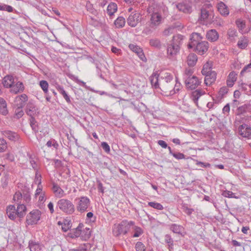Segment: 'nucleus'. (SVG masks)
I'll use <instances>...</instances> for the list:
<instances>
[{
  "label": "nucleus",
  "mask_w": 251,
  "mask_h": 251,
  "mask_svg": "<svg viewBox=\"0 0 251 251\" xmlns=\"http://www.w3.org/2000/svg\"><path fill=\"white\" fill-rule=\"evenodd\" d=\"M203 37L200 33L194 32L191 34L190 42L188 45L189 49L194 48V50L199 54L206 53L209 48V44L206 41H202Z\"/></svg>",
  "instance_id": "1"
},
{
  "label": "nucleus",
  "mask_w": 251,
  "mask_h": 251,
  "mask_svg": "<svg viewBox=\"0 0 251 251\" xmlns=\"http://www.w3.org/2000/svg\"><path fill=\"white\" fill-rule=\"evenodd\" d=\"M159 89L163 92L169 95L171 90L172 91V88H173L174 85L173 75L169 73H162L159 78Z\"/></svg>",
  "instance_id": "2"
},
{
  "label": "nucleus",
  "mask_w": 251,
  "mask_h": 251,
  "mask_svg": "<svg viewBox=\"0 0 251 251\" xmlns=\"http://www.w3.org/2000/svg\"><path fill=\"white\" fill-rule=\"evenodd\" d=\"M57 207L68 214H71L75 211V205L70 201L67 199L59 200L57 203Z\"/></svg>",
  "instance_id": "3"
},
{
  "label": "nucleus",
  "mask_w": 251,
  "mask_h": 251,
  "mask_svg": "<svg viewBox=\"0 0 251 251\" xmlns=\"http://www.w3.org/2000/svg\"><path fill=\"white\" fill-rule=\"evenodd\" d=\"M153 5H150L148 8V11L149 13H151V25L152 27L159 25L161 22L162 17L161 15L156 12Z\"/></svg>",
  "instance_id": "4"
},
{
  "label": "nucleus",
  "mask_w": 251,
  "mask_h": 251,
  "mask_svg": "<svg viewBox=\"0 0 251 251\" xmlns=\"http://www.w3.org/2000/svg\"><path fill=\"white\" fill-rule=\"evenodd\" d=\"M41 212L38 210H33L26 216V223L29 225L37 224L40 220Z\"/></svg>",
  "instance_id": "5"
},
{
  "label": "nucleus",
  "mask_w": 251,
  "mask_h": 251,
  "mask_svg": "<svg viewBox=\"0 0 251 251\" xmlns=\"http://www.w3.org/2000/svg\"><path fill=\"white\" fill-rule=\"evenodd\" d=\"M90 201L87 197H81L79 199L76 208L77 211L81 213L87 211V209L90 206Z\"/></svg>",
  "instance_id": "6"
},
{
  "label": "nucleus",
  "mask_w": 251,
  "mask_h": 251,
  "mask_svg": "<svg viewBox=\"0 0 251 251\" xmlns=\"http://www.w3.org/2000/svg\"><path fill=\"white\" fill-rule=\"evenodd\" d=\"M141 20V14L136 11L131 13L127 19V24L131 27H135Z\"/></svg>",
  "instance_id": "7"
},
{
  "label": "nucleus",
  "mask_w": 251,
  "mask_h": 251,
  "mask_svg": "<svg viewBox=\"0 0 251 251\" xmlns=\"http://www.w3.org/2000/svg\"><path fill=\"white\" fill-rule=\"evenodd\" d=\"M186 86L187 89L193 90L196 89L201 83L198 78L195 76H189L185 80Z\"/></svg>",
  "instance_id": "8"
},
{
  "label": "nucleus",
  "mask_w": 251,
  "mask_h": 251,
  "mask_svg": "<svg viewBox=\"0 0 251 251\" xmlns=\"http://www.w3.org/2000/svg\"><path fill=\"white\" fill-rule=\"evenodd\" d=\"M26 112L31 118L33 117L39 113L38 108L32 101L28 102L26 106Z\"/></svg>",
  "instance_id": "9"
},
{
  "label": "nucleus",
  "mask_w": 251,
  "mask_h": 251,
  "mask_svg": "<svg viewBox=\"0 0 251 251\" xmlns=\"http://www.w3.org/2000/svg\"><path fill=\"white\" fill-rule=\"evenodd\" d=\"M176 6L178 10L185 13H190L192 11L190 2H183L178 3Z\"/></svg>",
  "instance_id": "10"
},
{
  "label": "nucleus",
  "mask_w": 251,
  "mask_h": 251,
  "mask_svg": "<svg viewBox=\"0 0 251 251\" xmlns=\"http://www.w3.org/2000/svg\"><path fill=\"white\" fill-rule=\"evenodd\" d=\"M238 129L240 135L243 137L249 138L251 135V128L246 124L240 126Z\"/></svg>",
  "instance_id": "11"
},
{
  "label": "nucleus",
  "mask_w": 251,
  "mask_h": 251,
  "mask_svg": "<svg viewBox=\"0 0 251 251\" xmlns=\"http://www.w3.org/2000/svg\"><path fill=\"white\" fill-rule=\"evenodd\" d=\"M205 75L204 83L206 85H210L215 82L216 79V73L215 71L212 70Z\"/></svg>",
  "instance_id": "12"
},
{
  "label": "nucleus",
  "mask_w": 251,
  "mask_h": 251,
  "mask_svg": "<svg viewBox=\"0 0 251 251\" xmlns=\"http://www.w3.org/2000/svg\"><path fill=\"white\" fill-rule=\"evenodd\" d=\"M180 47L174 46L172 44H169L167 49V55L169 58L174 57L179 51Z\"/></svg>",
  "instance_id": "13"
},
{
  "label": "nucleus",
  "mask_w": 251,
  "mask_h": 251,
  "mask_svg": "<svg viewBox=\"0 0 251 251\" xmlns=\"http://www.w3.org/2000/svg\"><path fill=\"white\" fill-rule=\"evenodd\" d=\"M89 230V229H88ZM88 233L85 234V236L83 237L82 236V234L84 232L82 231L80 227L79 226H78L75 230L71 233V237L73 238H76L78 237H81L82 238H84V240H87V239H89L90 237V232L89 231H88Z\"/></svg>",
  "instance_id": "14"
},
{
  "label": "nucleus",
  "mask_w": 251,
  "mask_h": 251,
  "mask_svg": "<svg viewBox=\"0 0 251 251\" xmlns=\"http://www.w3.org/2000/svg\"><path fill=\"white\" fill-rule=\"evenodd\" d=\"M27 100V96L25 94H23L20 96L16 97L15 101L17 107L23 108L25 105V102Z\"/></svg>",
  "instance_id": "15"
},
{
  "label": "nucleus",
  "mask_w": 251,
  "mask_h": 251,
  "mask_svg": "<svg viewBox=\"0 0 251 251\" xmlns=\"http://www.w3.org/2000/svg\"><path fill=\"white\" fill-rule=\"evenodd\" d=\"M129 48L132 50L133 52H135L141 60L142 61H145L146 58V57L143 52V50L138 46L134 45L133 44H130L129 45Z\"/></svg>",
  "instance_id": "16"
},
{
  "label": "nucleus",
  "mask_w": 251,
  "mask_h": 251,
  "mask_svg": "<svg viewBox=\"0 0 251 251\" xmlns=\"http://www.w3.org/2000/svg\"><path fill=\"white\" fill-rule=\"evenodd\" d=\"M212 6L210 4L205 5L203 6L201 10V20H205L206 19L209 15V11L211 10Z\"/></svg>",
  "instance_id": "17"
},
{
  "label": "nucleus",
  "mask_w": 251,
  "mask_h": 251,
  "mask_svg": "<svg viewBox=\"0 0 251 251\" xmlns=\"http://www.w3.org/2000/svg\"><path fill=\"white\" fill-rule=\"evenodd\" d=\"M219 34L215 29L208 30L206 34V38L211 42H215L219 38Z\"/></svg>",
  "instance_id": "18"
},
{
  "label": "nucleus",
  "mask_w": 251,
  "mask_h": 251,
  "mask_svg": "<svg viewBox=\"0 0 251 251\" xmlns=\"http://www.w3.org/2000/svg\"><path fill=\"white\" fill-rule=\"evenodd\" d=\"M112 232L113 235L116 237H118L122 234H124V229L122 226V222L114 225Z\"/></svg>",
  "instance_id": "19"
},
{
  "label": "nucleus",
  "mask_w": 251,
  "mask_h": 251,
  "mask_svg": "<svg viewBox=\"0 0 251 251\" xmlns=\"http://www.w3.org/2000/svg\"><path fill=\"white\" fill-rule=\"evenodd\" d=\"M159 75L156 73H153L150 77L151 83L155 89L160 88Z\"/></svg>",
  "instance_id": "20"
},
{
  "label": "nucleus",
  "mask_w": 251,
  "mask_h": 251,
  "mask_svg": "<svg viewBox=\"0 0 251 251\" xmlns=\"http://www.w3.org/2000/svg\"><path fill=\"white\" fill-rule=\"evenodd\" d=\"M24 90V86L22 82H18L16 84H13L11 87L10 92L14 94L22 92Z\"/></svg>",
  "instance_id": "21"
},
{
  "label": "nucleus",
  "mask_w": 251,
  "mask_h": 251,
  "mask_svg": "<svg viewBox=\"0 0 251 251\" xmlns=\"http://www.w3.org/2000/svg\"><path fill=\"white\" fill-rule=\"evenodd\" d=\"M6 214L8 217L11 220H14L17 216V211L15 206L10 205L6 209Z\"/></svg>",
  "instance_id": "22"
},
{
  "label": "nucleus",
  "mask_w": 251,
  "mask_h": 251,
  "mask_svg": "<svg viewBox=\"0 0 251 251\" xmlns=\"http://www.w3.org/2000/svg\"><path fill=\"white\" fill-rule=\"evenodd\" d=\"M237 74L234 71L231 72L226 80L227 85L229 87L233 86L234 82L236 81Z\"/></svg>",
  "instance_id": "23"
},
{
  "label": "nucleus",
  "mask_w": 251,
  "mask_h": 251,
  "mask_svg": "<svg viewBox=\"0 0 251 251\" xmlns=\"http://www.w3.org/2000/svg\"><path fill=\"white\" fill-rule=\"evenodd\" d=\"M2 134L5 137L11 141H16L19 138L17 133L10 130H4L3 131Z\"/></svg>",
  "instance_id": "24"
},
{
  "label": "nucleus",
  "mask_w": 251,
  "mask_h": 251,
  "mask_svg": "<svg viewBox=\"0 0 251 251\" xmlns=\"http://www.w3.org/2000/svg\"><path fill=\"white\" fill-rule=\"evenodd\" d=\"M8 113L7 103L4 99L0 98V114L6 116Z\"/></svg>",
  "instance_id": "25"
},
{
  "label": "nucleus",
  "mask_w": 251,
  "mask_h": 251,
  "mask_svg": "<svg viewBox=\"0 0 251 251\" xmlns=\"http://www.w3.org/2000/svg\"><path fill=\"white\" fill-rule=\"evenodd\" d=\"M52 190L56 197L61 198L65 195L64 190L56 184H53Z\"/></svg>",
  "instance_id": "26"
},
{
  "label": "nucleus",
  "mask_w": 251,
  "mask_h": 251,
  "mask_svg": "<svg viewBox=\"0 0 251 251\" xmlns=\"http://www.w3.org/2000/svg\"><path fill=\"white\" fill-rule=\"evenodd\" d=\"M55 87L57 91L63 96L67 102L68 103H71V100L70 96L67 94L63 87L59 85H57Z\"/></svg>",
  "instance_id": "27"
},
{
  "label": "nucleus",
  "mask_w": 251,
  "mask_h": 251,
  "mask_svg": "<svg viewBox=\"0 0 251 251\" xmlns=\"http://www.w3.org/2000/svg\"><path fill=\"white\" fill-rule=\"evenodd\" d=\"M197 60V56L194 53H190L187 56V62L188 65L189 66H194L195 65Z\"/></svg>",
  "instance_id": "28"
},
{
  "label": "nucleus",
  "mask_w": 251,
  "mask_h": 251,
  "mask_svg": "<svg viewBox=\"0 0 251 251\" xmlns=\"http://www.w3.org/2000/svg\"><path fill=\"white\" fill-rule=\"evenodd\" d=\"M2 83L6 88H11L14 84V78L12 76L7 75L3 79Z\"/></svg>",
  "instance_id": "29"
},
{
  "label": "nucleus",
  "mask_w": 251,
  "mask_h": 251,
  "mask_svg": "<svg viewBox=\"0 0 251 251\" xmlns=\"http://www.w3.org/2000/svg\"><path fill=\"white\" fill-rule=\"evenodd\" d=\"M218 10L220 14L223 16H227L229 14V11L227 6L222 2L218 3Z\"/></svg>",
  "instance_id": "30"
},
{
  "label": "nucleus",
  "mask_w": 251,
  "mask_h": 251,
  "mask_svg": "<svg viewBox=\"0 0 251 251\" xmlns=\"http://www.w3.org/2000/svg\"><path fill=\"white\" fill-rule=\"evenodd\" d=\"M204 94V91L201 90H196L193 91L192 93V98L195 103L197 104L199 98Z\"/></svg>",
  "instance_id": "31"
},
{
  "label": "nucleus",
  "mask_w": 251,
  "mask_h": 251,
  "mask_svg": "<svg viewBox=\"0 0 251 251\" xmlns=\"http://www.w3.org/2000/svg\"><path fill=\"white\" fill-rule=\"evenodd\" d=\"M134 225V222L133 221H127L126 220L122 221V226L124 229V235L128 232L131 226L133 227Z\"/></svg>",
  "instance_id": "32"
},
{
  "label": "nucleus",
  "mask_w": 251,
  "mask_h": 251,
  "mask_svg": "<svg viewBox=\"0 0 251 251\" xmlns=\"http://www.w3.org/2000/svg\"><path fill=\"white\" fill-rule=\"evenodd\" d=\"M248 43L249 40L248 38L242 36L239 39L237 43V46L241 49H245L247 47Z\"/></svg>",
  "instance_id": "33"
},
{
  "label": "nucleus",
  "mask_w": 251,
  "mask_h": 251,
  "mask_svg": "<svg viewBox=\"0 0 251 251\" xmlns=\"http://www.w3.org/2000/svg\"><path fill=\"white\" fill-rule=\"evenodd\" d=\"M183 38L184 36L180 34H177L176 35L174 36L171 44L174 46H177L178 47H180V45L182 44Z\"/></svg>",
  "instance_id": "34"
},
{
  "label": "nucleus",
  "mask_w": 251,
  "mask_h": 251,
  "mask_svg": "<svg viewBox=\"0 0 251 251\" xmlns=\"http://www.w3.org/2000/svg\"><path fill=\"white\" fill-rule=\"evenodd\" d=\"M117 11V4L114 2H111L107 6V13L109 16H112Z\"/></svg>",
  "instance_id": "35"
},
{
  "label": "nucleus",
  "mask_w": 251,
  "mask_h": 251,
  "mask_svg": "<svg viewBox=\"0 0 251 251\" xmlns=\"http://www.w3.org/2000/svg\"><path fill=\"white\" fill-rule=\"evenodd\" d=\"M16 210L17 211V216L19 218H22L25 214L26 208L24 204H19Z\"/></svg>",
  "instance_id": "36"
},
{
  "label": "nucleus",
  "mask_w": 251,
  "mask_h": 251,
  "mask_svg": "<svg viewBox=\"0 0 251 251\" xmlns=\"http://www.w3.org/2000/svg\"><path fill=\"white\" fill-rule=\"evenodd\" d=\"M132 229L134 231V233L132 235L133 237H138L143 233V229L141 227L136 226L134 225L132 227Z\"/></svg>",
  "instance_id": "37"
},
{
  "label": "nucleus",
  "mask_w": 251,
  "mask_h": 251,
  "mask_svg": "<svg viewBox=\"0 0 251 251\" xmlns=\"http://www.w3.org/2000/svg\"><path fill=\"white\" fill-rule=\"evenodd\" d=\"M125 19L123 17H119L114 22V24L118 28H122L123 27L125 24Z\"/></svg>",
  "instance_id": "38"
},
{
  "label": "nucleus",
  "mask_w": 251,
  "mask_h": 251,
  "mask_svg": "<svg viewBox=\"0 0 251 251\" xmlns=\"http://www.w3.org/2000/svg\"><path fill=\"white\" fill-rule=\"evenodd\" d=\"M28 247L30 251H38V250H40L39 244L33 241H29Z\"/></svg>",
  "instance_id": "39"
},
{
  "label": "nucleus",
  "mask_w": 251,
  "mask_h": 251,
  "mask_svg": "<svg viewBox=\"0 0 251 251\" xmlns=\"http://www.w3.org/2000/svg\"><path fill=\"white\" fill-rule=\"evenodd\" d=\"M14 10V8L9 5L0 3V11L13 12Z\"/></svg>",
  "instance_id": "40"
},
{
  "label": "nucleus",
  "mask_w": 251,
  "mask_h": 251,
  "mask_svg": "<svg viewBox=\"0 0 251 251\" xmlns=\"http://www.w3.org/2000/svg\"><path fill=\"white\" fill-rule=\"evenodd\" d=\"M150 44L151 46L156 49H160L161 48V44L159 40L157 39H152L150 41Z\"/></svg>",
  "instance_id": "41"
},
{
  "label": "nucleus",
  "mask_w": 251,
  "mask_h": 251,
  "mask_svg": "<svg viewBox=\"0 0 251 251\" xmlns=\"http://www.w3.org/2000/svg\"><path fill=\"white\" fill-rule=\"evenodd\" d=\"M171 230L175 233L180 234L182 231V227L180 226L172 224L170 227Z\"/></svg>",
  "instance_id": "42"
},
{
  "label": "nucleus",
  "mask_w": 251,
  "mask_h": 251,
  "mask_svg": "<svg viewBox=\"0 0 251 251\" xmlns=\"http://www.w3.org/2000/svg\"><path fill=\"white\" fill-rule=\"evenodd\" d=\"M86 7L87 9V10L89 11L90 13L96 16L98 12L97 10H96L94 7L93 5L90 2H88L86 3Z\"/></svg>",
  "instance_id": "43"
},
{
  "label": "nucleus",
  "mask_w": 251,
  "mask_h": 251,
  "mask_svg": "<svg viewBox=\"0 0 251 251\" xmlns=\"http://www.w3.org/2000/svg\"><path fill=\"white\" fill-rule=\"evenodd\" d=\"M40 86L45 94L48 93L49 84L46 80H41L39 83Z\"/></svg>",
  "instance_id": "44"
},
{
  "label": "nucleus",
  "mask_w": 251,
  "mask_h": 251,
  "mask_svg": "<svg viewBox=\"0 0 251 251\" xmlns=\"http://www.w3.org/2000/svg\"><path fill=\"white\" fill-rule=\"evenodd\" d=\"M176 82L175 84H174L173 88H172V91L171 90L169 95H173L175 94L177 92H178L181 88V84L179 82H177V80H176Z\"/></svg>",
  "instance_id": "45"
},
{
  "label": "nucleus",
  "mask_w": 251,
  "mask_h": 251,
  "mask_svg": "<svg viewBox=\"0 0 251 251\" xmlns=\"http://www.w3.org/2000/svg\"><path fill=\"white\" fill-rule=\"evenodd\" d=\"M148 205L157 210H163L164 208L162 204L155 201L149 202Z\"/></svg>",
  "instance_id": "46"
},
{
  "label": "nucleus",
  "mask_w": 251,
  "mask_h": 251,
  "mask_svg": "<svg viewBox=\"0 0 251 251\" xmlns=\"http://www.w3.org/2000/svg\"><path fill=\"white\" fill-rule=\"evenodd\" d=\"M7 148V145L6 141L2 138H0V152H3L6 151Z\"/></svg>",
  "instance_id": "47"
},
{
  "label": "nucleus",
  "mask_w": 251,
  "mask_h": 251,
  "mask_svg": "<svg viewBox=\"0 0 251 251\" xmlns=\"http://www.w3.org/2000/svg\"><path fill=\"white\" fill-rule=\"evenodd\" d=\"M227 35L228 36V38L229 39H232L234 37L237 36V31L234 28H229L227 32Z\"/></svg>",
  "instance_id": "48"
},
{
  "label": "nucleus",
  "mask_w": 251,
  "mask_h": 251,
  "mask_svg": "<svg viewBox=\"0 0 251 251\" xmlns=\"http://www.w3.org/2000/svg\"><path fill=\"white\" fill-rule=\"evenodd\" d=\"M30 126L33 130L35 132H37L38 131V128L37 125L36 124V122L35 121L34 117L31 118L30 120Z\"/></svg>",
  "instance_id": "49"
},
{
  "label": "nucleus",
  "mask_w": 251,
  "mask_h": 251,
  "mask_svg": "<svg viewBox=\"0 0 251 251\" xmlns=\"http://www.w3.org/2000/svg\"><path fill=\"white\" fill-rule=\"evenodd\" d=\"M222 195L225 197L229 198H237V197H235L234 193L228 190L224 191L222 193Z\"/></svg>",
  "instance_id": "50"
},
{
  "label": "nucleus",
  "mask_w": 251,
  "mask_h": 251,
  "mask_svg": "<svg viewBox=\"0 0 251 251\" xmlns=\"http://www.w3.org/2000/svg\"><path fill=\"white\" fill-rule=\"evenodd\" d=\"M71 226L70 222L67 220H65L64 221V223H63V225L62 226V229L63 231L66 232L70 229Z\"/></svg>",
  "instance_id": "51"
},
{
  "label": "nucleus",
  "mask_w": 251,
  "mask_h": 251,
  "mask_svg": "<svg viewBox=\"0 0 251 251\" xmlns=\"http://www.w3.org/2000/svg\"><path fill=\"white\" fill-rule=\"evenodd\" d=\"M136 251H146L145 245L141 242H138L135 245Z\"/></svg>",
  "instance_id": "52"
},
{
  "label": "nucleus",
  "mask_w": 251,
  "mask_h": 251,
  "mask_svg": "<svg viewBox=\"0 0 251 251\" xmlns=\"http://www.w3.org/2000/svg\"><path fill=\"white\" fill-rule=\"evenodd\" d=\"M182 209L186 214L190 215L194 211V209L189 208L186 204H183L182 206Z\"/></svg>",
  "instance_id": "53"
},
{
  "label": "nucleus",
  "mask_w": 251,
  "mask_h": 251,
  "mask_svg": "<svg viewBox=\"0 0 251 251\" xmlns=\"http://www.w3.org/2000/svg\"><path fill=\"white\" fill-rule=\"evenodd\" d=\"M211 67H209L208 63H206L203 65V68L201 70V73L203 75H206L211 71Z\"/></svg>",
  "instance_id": "54"
},
{
  "label": "nucleus",
  "mask_w": 251,
  "mask_h": 251,
  "mask_svg": "<svg viewBox=\"0 0 251 251\" xmlns=\"http://www.w3.org/2000/svg\"><path fill=\"white\" fill-rule=\"evenodd\" d=\"M247 109V106L245 104L239 107L237 109V114L241 115L245 113L246 112Z\"/></svg>",
  "instance_id": "55"
},
{
  "label": "nucleus",
  "mask_w": 251,
  "mask_h": 251,
  "mask_svg": "<svg viewBox=\"0 0 251 251\" xmlns=\"http://www.w3.org/2000/svg\"><path fill=\"white\" fill-rule=\"evenodd\" d=\"M236 24L239 30H243L245 27V23L240 19L236 21Z\"/></svg>",
  "instance_id": "56"
},
{
  "label": "nucleus",
  "mask_w": 251,
  "mask_h": 251,
  "mask_svg": "<svg viewBox=\"0 0 251 251\" xmlns=\"http://www.w3.org/2000/svg\"><path fill=\"white\" fill-rule=\"evenodd\" d=\"M165 240L169 246H173V240L170 235L167 234L165 235Z\"/></svg>",
  "instance_id": "57"
},
{
  "label": "nucleus",
  "mask_w": 251,
  "mask_h": 251,
  "mask_svg": "<svg viewBox=\"0 0 251 251\" xmlns=\"http://www.w3.org/2000/svg\"><path fill=\"white\" fill-rule=\"evenodd\" d=\"M101 147L103 150L107 153H109L110 151V146L105 142H103L101 144Z\"/></svg>",
  "instance_id": "58"
},
{
  "label": "nucleus",
  "mask_w": 251,
  "mask_h": 251,
  "mask_svg": "<svg viewBox=\"0 0 251 251\" xmlns=\"http://www.w3.org/2000/svg\"><path fill=\"white\" fill-rule=\"evenodd\" d=\"M23 197L22 194L20 192L15 193L13 196V200L15 202H19V201L21 200Z\"/></svg>",
  "instance_id": "59"
},
{
  "label": "nucleus",
  "mask_w": 251,
  "mask_h": 251,
  "mask_svg": "<svg viewBox=\"0 0 251 251\" xmlns=\"http://www.w3.org/2000/svg\"><path fill=\"white\" fill-rule=\"evenodd\" d=\"M22 108L17 107L15 110V115L18 118H20L24 115V111L22 109Z\"/></svg>",
  "instance_id": "60"
},
{
  "label": "nucleus",
  "mask_w": 251,
  "mask_h": 251,
  "mask_svg": "<svg viewBox=\"0 0 251 251\" xmlns=\"http://www.w3.org/2000/svg\"><path fill=\"white\" fill-rule=\"evenodd\" d=\"M172 155L177 159H182L185 158L184 154L180 152H174Z\"/></svg>",
  "instance_id": "61"
},
{
  "label": "nucleus",
  "mask_w": 251,
  "mask_h": 251,
  "mask_svg": "<svg viewBox=\"0 0 251 251\" xmlns=\"http://www.w3.org/2000/svg\"><path fill=\"white\" fill-rule=\"evenodd\" d=\"M91 248V245L90 244H84L81 247L80 251H90Z\"/></svg>",
  "instance_id": "62"
},
{
  "label": "nucleus",
  "mask_w": 251,
  "mask_h": 251,
  "mask_svg": "<svg viewBox=\"0 0 251 251\" xmlns=\"http://www.w3.org/2000/svg\"><path fill=\"white\" fill-rule=\"evenodd\" d=\"M227 92H228L227 88L226 87H223L220 89V90L219 92V95L223 97L225 94H226Z\"/></svg>",
  "instance_id": "63"
},
{
  "label": "nucleus",
  "mask_w": 251,
  "mask_h": 251,
  "mask_svg": "<svg viewBox=\"0 0 251 251\" xmlns=\"http://www.w3.org/2000/svg\"><path fill=\"white\" fill-rule=\"evenodd\" d=\"M193 72L192 69H186L185 71V79H186V78L188 77L189 76L192 77L191 75L193 74Z\"/></svg>",
  "instance_id": "64"
}]
</instances>
